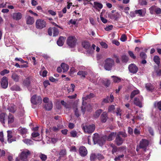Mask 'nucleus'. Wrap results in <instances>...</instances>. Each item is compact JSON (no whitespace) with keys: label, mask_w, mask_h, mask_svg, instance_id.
<instances>
[{"label":"nucleus","mask_w":161,"mask_h":161,"mask_svg":"<svg viewBox=\"0 0 161 161\" xmlns=\"http://www.w3.org/2000/svg\"><path fill=\"white\" fill-rule=\"evenodd\" d=\"M149 142L147 140L142 139L140 142L139 147L140 148L145 149L148 145Z\"/></svg>","instance_id":"13"},{"label":"nucleus","mask_w":161,"mask_h":161,"mask_svg":"<svg viewBox=\"0 0 161 161\" xmlns=\"http://www.w3.org/2000/svg\"><path fill=\"white\" fill-rule=\"evenodd\" d=\"M128 54L133 59H135L136 58V56L134 55L132 52L131 51H129Z\"/></svg>","instance_id":"56"},{"label":"nucleus","mask_w":161,"mask_h":161,"mask_svg":"<svg viewBox=\"0 0 161 161\" xmlns=\"http://www.w3.org/2000/svg\"><path fill=\"white\" fill-rule=\"evenodd\" d=\"M10 89L13 91H20L21 90L19 86L16 85H15L11 87Z\"/></svg>","instance_id":"32"},{"label":"nucleus","mask_w":161,"mask_h":161,"mask_svg":"<svg viewBox=\"0 0 161 161\" xmlns=\"http://www.w3.org/2000/svg\"><path fill=\"white\" fill-rule=\"evenodd\" d=\"M83 47L85 49H88L90 47V45L88 42L84 41L82 43Z\"/></svg>","instance_id":"36"},{"label":"nucleus","mask_w":161,"mask_h":161,"mask_svg":"<svg viewBox=\"0 0 161 161\" xmlns=\"http://www.w3.org/2000/svg\"><path fill=\"white\" fill-rule=\"evenodd\" d=\"M31 154V152L27 149L23 150L19 155L21 160L22 161H28V156Z\"/></svg>","instance_id":"4"},{"label":"nucleus","mask_w":161,"mask_h":161,"mask_svg":"<svg viewBox=\"0 0 161 161\" xmlns=\"http://www.w3.org/2000/svg\"><path fill=\"white\" fill-rule=\"evenodd\" d=\"M42 101V98L39 96L36 95L33 96L31 98V102L34 105H36L41 103Z\"/></svg>","instance_id":"6"},{"label":"nucleus","mask_w":161,"mask_h":161,"mask_svg":"<svg viewBox=\"0 0 161 161\" xmlns=\"http://www.w3.org/2000/svg\"><path fill=\"white\" fill-rule=\"evenodd\" d=\"M79 152L80 154L82 156H85L87 153V150L84 147L81 146L79 149Z\"/></svg>","instance_id":"15"},{"label":"nucleus","mask_w":161,"mask_h":161,"mask_svg":"<svg viewBox=\"0 0 161 161\" xmlns=\"http://www.w3.org/2000/svg\"><path fill=\"white\" fill-rule=\"evenodd\" d=\"M154 106L155 108L161 110V101L155 102L154 103Z\"/></svg>","instance_id":"38"},{"label":"nucleus","mask_w":161,"mask_h":161,"mask_svg":"<svg viewBox=\"0 0 161 161\" xmlns=\"http://www.w3.org/2000/svg\"><path fill=\"white\" fill-rule=\"evenodd\" d=\"M73 110L75 112V115L77 117H79L80 116V114L79 112L78 111L77 107L76 105L73 107Z\"/></svg>","instance_id":"44"},{"label":"nucleus","mask_w":161,"mask_h":161,"mask_svg":"<svg viewBox=\"0 0 161 161\" xmlns=\"http://www.w3.org/2000/svg\"><path fill=\"white\" fill-rule=\"evenodd\" d=\"M12 133L11 130L7 131L8 141L9 143H11L12 142L15 141V139H12Z\"/></svg>","instance_id":"18"},{"label":"nucleus","mask_w":161,"mask_h":161,"mask_svg":"<svg viewBox=\"0 0 161 161\" xmlns=\"http://www.w3.org/2000/svg\"><path fill=\"white\" fill-rule=\"evenodd\" d=\"M9 72V71L7 69H5L0 72V74L2 75H3L5 74H8Z\"/></svg>","instance_id":"58"},{"label":"nucleus","mask_w":161,"mask_h":161,"mask_svg":"<svg viewBox=\"0 0 161 161\" xmlns=\"http://www.w3.org/2000/svg\"><path fill=\"white\" fill-rule=\"evenodd\" d=\"M12 17L14 19L19 20L22 18V15L20 12H15L13 13Z\"/></svg>","instance_id":"14"},{"label":"nucleus","mask_w":161,"mask_h":161,"mask_svg":"<svg viewBox=\"0 0 161 161\" xmlns=\"http://www.w3.org/2000/svg\"><path fill=\"white\" fill-rule=\"evenodd\" d=\"M82 129L85 133L89 134H91L95 130V126L94 125H86L82 126Z\"/></svg>","instance_id":"3"},{"label":"nucleus","mask_w":161,"mask_h":161,"mask_svg":"<svg viewBox=\"0 0 161 161\" xmlns=\"http://www.w3.org/2000/svg\"><path fill=\"white\" fill-rule=\"evenodd\" d=\"M115 109L114 106V105H111L108 107V111L112 112Z\"/></svg>","instance_id":"52"},{"label":"nucleus","mask_w":161,"mask_h":161,"mask_svg":"<svg viewBox=\"0 0 161 161\" xmlns=\"http://www.w3.org/2000/svg\"><path fill=\"white\" fill-rule=\"evenodd\" d=\"M53 103L51 101H49L45 105L44 107L48 111L50 110L53 108Z\"/></svg>","instance_id":"28"},{"label":"nucleus","mask_w":161,"mask_h":161,"mask_svg":"<svg viewBox=\"0 0 161 161\" xmlns=\"http://www.w3.org/2000/svg\"><path fill=\"white\" fill-rule=\"evenodd\" d=\"M114 65V61L111 58H107L104 61V68L106 70H111Z\"/></svg>","instance_id":"2"},{"label":"nucleus","mask_w":161,"mask_h":161,"mask_svg":"<svg viewBox=\"0 0 161 161\" xmlns=\"http://www.w3.org/2000/svg\"><path fill=\"white\" fill-rule=\"evenodd\" d=\"M76 39L74 36H69L67 39V43L71 47H73L75 45Z\"/></svg>","instance_id":"5"},{"label":"nucleus","mask_w":161,"mask_h":161,"mask_svg":"<svg viewBox=\"0 0 161 161\" xmlns=\"http://www.w3.org/2000/svg\"><path fill=\"white\" fill-rule=\"evenodd\" d=\"M121 110L119 108H117L116 109V114L118 116H120Z\"/></svg>","instance_id":"61"},{"label":"nucleus","mask_w":161,"mask_h":161,"mask_svg":"<svg viewBox=\"0 0 161 161\" xmlns=\"http://www.w3.org/2000/svg\"><path fill=\"white\" fill-rule=\"evenodd\" d=\"M136 14L140 17H144L145 15L146 11L145 8L142 9H136L135 10Z\"/></svg>","instance_id":"10"},{"label":"nucleus","mask_w":161,"mask_h":161,"mask_svg":"<svg viewBox=\"0 0 161 161\" xmlns=\"http://www.w3.org/2000/svg\"><path fill=\"white\" fill-rule=\"evenodd\" d=\"M120 39L122 42H125L126 40V36L125 35H122Z\"/></svg>","instance_id":"62"},{"label":"nucleus","mask_w":161,"mask_h":161,"mask_svg":"<svg viewBox=\"0 0 161 161\" xmlns=\"http://www.w3.org/2000/svg\"><path fill=\"white\" fill-rule=\"evenodd\" d=\"M98 79H97L96 78H94L92 77L90 78V81L93 83H94L95 84H98L99 85L101 84V83L102 81L103 80L102 79H100L99 80L98 82H97Z\"/></svg>","instance_id":"25"},{"label":"nucleus","mask_w":161,"mask_h":161,"mask_svg":"<svg viewBox=\"0 0 161 161\" xmlns=\"http://www.w3.org/2000/svg\"><path fill=\"white\" fill-rule=\"evenodd\" d=\"M53 36H55L58 35L59 33L58 30L56 28H53Z\"/></svg>","instance_id":"45"},{"label":"nucleus","mask_w":161,"mask_h":161,"mask_svg":"<svg viewBox=\"0 0 161 161\" xmlns=\"http://www.w3.org/2000/svg\"><path fill=\"white\" fill-rule=\"evenodd\" d=\"M139 93V91L138 90H134L132 92L131 94V95H130V98L131 99H132L133 98L135 97V96L136 95L138 94Z\"/></svg>","instance_id":"41"},{"label":"nucleus","mask_w":161,"mask_h":161,"mask_svg":"<svg viewBox=\"0 0 161 161\" xmlns=\"http://www.w3.org/2000/svg\"><path fill=\"white\" fill-rule=\"evenodd\" d=\"M145 87L147 90L150 91H152L154 89V87L150 83H147L146 84Z\"/></svg>","instance_id":"37"},{"label":"nucleus","mask_w":161,"mask_h":161,"mask_svg":"<svg viewBox=\"0 0 161 161\" xmlns=\"http://www.w3.org/2000/svg\"><path fill=\"white\" fill-rule=\"evenodd\" d=\"M107 113L106 112H103L101 116V120L103 123L105 122L108 119Z\"/></svg>","instance_id":"21"},{"label":"nucleus","mask_w":161,"mask_h":161,"mask_svg":"<svg viewBox=\"0 0 161 161\" xmlns=\"http://www.w3.org/2000/svg\"><path fill=\"white\" fill-rule=\"evenodd\" d=\"M106 136H103L102 137H100L98 134H94L93 137V140L94 144H95L97 143L100 146H102L105 142V140L104 139L106 138Z\"/></svg>","instance_id":"1"},{"label":"nucleus","mask_w":161,"mask_h":161,"mask_svg":"<svg viewBox=\"0 0 161 161\" xmlns=\"http://www.w3.org/2000/svg\"><path fill=\"white\" fill-rule=\"evenodd\" d=\"M102 112V110L101 109H99L97 110L95 113L94 114V116L95 118H97L100 115L101 113Z\"/></svg>","instance_id":"42"},{"label":"nucleus","mask_w":161,"mask_h":161,"mask_svg":"<svg viewBox=\"0 0 161 161\" xmlns=\"http://www.w3.org/2000/svg\"><path fill=\"white\" fill-rule=\"evenodd\" d=\"M111 146L113 148L112 150V153H115L117 151V148L116 147L114 146V144H112L111 145Z\"/></svg>","instance_id":"51"},{"label":"nucleus","mask_w":161,"mask_h":161,"mask_svg":"<svg viewBox=\"0 0 161 161\" xmlns=\"http://www.w3.org/2000/svg\"><path fill=\"white\" fill-rule=\"evenodd\" d=\"M114 97L112 94H110V97H107L103 101V103H108L109 102H112L113 101Z\"/></svg>","instance_id":"17"},{"label":"nucleus","mask_w":161,"mask_h":161,"mask_svg":"<svg viewBox=\"0 0 161 161\" xmlns=\"http://www.w3.org/2000/svg\"><path fill=\"white\" fill-rule=\"evenodd\" d=\"M5 114L4 113H2L0 114V121L2 123H4V118Z\"/></svg>","instance_id":"43"},{"label":"nucleus","mask_w":161,"mask_h":161,"mask_svg":"<svg viewBox=\"0 0 161 161\" xmlns=\"http://www.w3.org/2000/svg\"><path fill=\"white\" fill-rule=\"evenodd\" d=\"M1 86L3 88H6L8 85V82L7 77L4 76L1 80Z\"/></svg>","instance_id":"11"},{"label":"nucleus","mask_w":161,"mask_h":161,"mask_svg":"<svg viewBox=\"0 0 161 161\" xmlns=\"http://www.w3.org/2000/svg\"><path fill=\"white\" fill-rule=\"evenodd\" d=\"M30 84V81L29 78H26L23 82V85L27 87H28Z\"/></svg>","instance_id":"34"},{"label":"nucleus","mask_w":161,"mask_h":161,"mask_svg":"<svg viewBox=\"0 0 161 161\" xmlns=\"http://www.w3.org/2000/svg\"><path fill=\"white\" fill-rule=\"evenodd\" d=\"M156 8V6H153L151 7L149 9L150 13L152 14L154 11H155V9Z\"/></svg>","instance_id":"60"},{"label":"nucleus","mask_w":161,"mask_h":161,"mask_svg":"<svg viewBox=\"0 0 161 161\" xmlns=\"http://www.w3.org/2000/svg\"><path fill=\"white\" fill-rule=\"evenodd\" d=\"M65 39V38L63 36H61L60 37L57 42L58 45L59 46H62L64 44Z\"/></svg>","instance_id":"22"},{"label":"nucleus","mask_w":161,"mask_h":161,"mask_svg":"<svg viewBox=\"0 0 161 161\" xmlns=\"http://www.w3.org/2000/svg\"><path fill=\"white\" fill-rule=\"evenodd\" d=\"M115 134L114 132L111 133L108 136H106L107 137L106 138H105L104 139L105 140V141L106 140H107L108 141H110L113 140V138L115 136Z\"/></svg>","instance_id":"29"},{"label":"nucleus","mask_w":161,"mask_h":161,"mask_svg":"<svg viewBox=\"0 0 161 161\" xmlns=\"http://www.w3.org/2000/svg\"><path fill=\"white\" fill-rule=\"evenodd\" d=\"M94 8L98 10H100L103 7L102 4L100 3L95 2L94 3Z\"/></svg>","instance_id":"23"},{"label":"nucleus","mask_w":161,"mask_h":161,"mask_svg":"<svg viewBox=\"0 0 161 161\" xmlns=\"http://www.w3.org/2000/svg\"><path fill=\"white\" fill-rule=\"evenodd\" d=\"M122 61L123 62H127L128 60V58L125 55H123L121 57Z\"/></svg>","instance_id":"47"},{"label":"nucleus","mask_w":161,"mask_h":161,"mask_svg":"<svg viewBox=\"0 0 161 161\" xmlns=\"http://www.w3.org/2000/svg\"><path fill=\"white\" fill-rule=\"evenodd\" d=\"M11 78L13 80L16 82H18L19 81L20 79V75H18L17 74L13 72Z\"/></svg>","instance_id":"19"},{"label":"nucleus","mask_w":161,"mask_h":161,"mask_svg":"<svg viewBox=\"0 0 161 161\" xmlns=\"http://www.w3.org/2000/svg\"><path fill=\"white\" fill-rule=\"evenodd\" d=\"M75 86L74 84H71L70 87L67 89L68 92H73L75 90Z\"/></svg>","instance_id":"40"},{"label":"nucleus","mask_w":161,"mask_h":161,"mask_svg":"<svg viewBox=\"0 0 161 161\" xmlns=\"http://www.w3.org/2000/svg\"><path fill=\"white\" fill-rule=\"evenodd\" d=\"M66 154V150L65 149L61 150L60 153L59 154L61 156H63Z\"/></svg>","instance_id":"57"},{"label":"nucleus","mask_w":161,"mask_h":161,"mask_svg":"<svg viewBox=\"0 0 161 161\" xmlns=\"http://www.w3.org/2000/svg\"><path fill=\"white\" fill-rule=\"evenodd\" d=\"M14 118L13 116L10 114H9L8 117V123L10 124L13 123L14 121Z\"/></svg>","instance_id":"31"},{"label":"nucleus","mask_w":161,"mask_h":161,"mask_svg":"<svg viewBox=\"0 0 161 161\" xmlns=\"http://www.w3.org/2000/svg\"><path fill=\"white\" fill-rule=\"evenodd\" d=\"M8 109L9 112L14 113L16 110V107L14 104H11L9 106Z\"/></svg>","instance_id":"27"},{"label":"nucleus","mask_w":161,"mask_h":161,"mask_svg":"<svg viewBox=\"0 0 161 161\" xmlns=\"http://www.w3.org/2000/svg\"><path fill=\"white\" fill-rule=\"evenodd\" d=\"M19 133L22 135L23 138L26 137V134L28 133L27 130L25 128H19Z\"/></svg>","instance_id":"16"},{"label":"nucleus","mask_w":161,"mask_h":161,"mask_svg":"<svg viewBox=\"0 0 161 161\" xmlns=\"http://www.w3.org/2000/svg\"><path fill=\"white\" fill-rule=\"evenodd\" d=\"M155 12L157 14H161V9L159 8H156L155 9Z\"/></svg>","instance_id":"64"},{"label":"nucleus","mask_w":161,"mask_h":161,"mask_svg":"<svg viewBox=\"0 0 161 161\" xmlns=\"http://www.w3.org/2000/svg\"><path fill=\"white\" fill-rule=\"evenodd\" d=\"M77 132L76 131L74 130L71 131L70 132V134L71 136L73 137H76L77 135Z\"/></svg>","instance_id":"50"},{"label":"nucleus","mask_w":161,"mask_h":161,"mask_svg":"<svg viewBox=\"0 0 161 161\" xmlns=\"http://www.w3.org/2000/svg\"><path fill=\"white\" fill-rule=\"evenodd\" d=\"M22 141L24 143L28 145H30L33 144V141L29 139H23Z\"/></svg>","instance_id":"33"},{"label":"nucleus","mask_w":161,"mask_h":161,"mask_svg":"<svg viewBox=\"0 0 161 161\" xmlns=\"http://www.w3.org/2000/svg\"><path fill=\"white\" fill-rule=\"evenodd\" d=\"M160 58L158 56H155L153 58V61L158 66L160 64Z\"/></svg>","instance_id":"35"},{"label":"nucleus","mask_w":161,"mask_h":161,"mask_svg":"<svg viewBox=\"0 0 161 161\" xmlns=\"http://www.w3.org/2000/svg\"><path fill=\"white\" fill-rule=\"evenodd\" d=\"M47 72L46 70H44L42 72H40V75L43 77H45L47 75Z\"/></svg>","instance_id":"53"},{"label":"nucleus","mask_w":161,"mask_h":161,"mask_svg":"<svg viewBox=\"0 0 161 161\" xmlns=\"http://www.w3.org/2000/svg\"><path fill=\"white\" fill-rule=\"evenodd\" d=\"M39 157L42 161H45L47 158V156L44 154L41 153L39 155Z\"/></svg>","instance_id":"46"},{"label":"nucleus","mask_w":161,"mask_h":161,"mask_svg":"<svg viewBox=\"0 0 161 161\" xmlns=\"http://www.w3.org/2000/svg\"><path fill=\"white\" fill-rule=\"evenodd\" d=\"M5 154V152L3 150H1L0 149V158H3Z\"/></svg>","instance_id":"59"},{"label":"nucleus","mask_w":161,"mask_h":161,"mask_svg":"<svg viewBox=\"0 0 161 161\" xmlns=\"http://www.w3.org/2000/svg\"><path fill=\"white\" fill-rule=\"evenodd\" d=\"M36 28L37 29H41L46 27V23L44 20L39 19L36 21Z\"/></svg>","instance_id":"7"},{"label":"nucleus","mask_w":161,"mask_h":161,"mask_svg":"<svg viewBox=\"0 0 161 161\" xmlns=\"http://www.w3.org/2000/svg\"><path fill=\"white\" fill-rule=\"evenodd\" d=\"M111 77L113 79V81L114 82L118 83L121 80V79L120 78L114 75L112 76Z\"/></svg>","instance_id":"39"},{"label":"nucleus","mask_w":161,"mask_h":161,"mask_svg":"<svg viewBox=\"0 0 161 161\" xmlns=\"http://www.w3.org/2000/svg\"><path fill=\"white\" fill-rule=\"evenodd\" d=\"M123 139L120 137L119 135L116 136L115 142L117 145L118 146L121 145L123 143Z\"/></svg>","instance_id":"20"},{"label":"nucleus","mask_w":161,"mask_h":161,"mask_svg":"<svg viewBox=\"0 0 161 161\" xmlns=\"http://www.w3.org/2000/svg\"><path fill=\"white\" fill-rule=\"evenodd\" d=\"M87 72L84 70H79L77 73V75L80 76L82 78H85L86 75H87Z\"/></svg>","instance_id":"26"},{"label":"nucleus","mask_w":161,"mask_h":161,"mask_svg":"<svg viewBox=\"0 0 161 161\" xmlns=\"http://www.w3.org/2000/svg\"><path fill=\"white\" fill-rule=\"evenodd\" d=\"M63 127V126L62 125H60L59 126H58V127H56L55 126H53L52 128V130H53L54 131H56L58 130L59 129L62 128Z\"/></svg>","instance_id":"48"},{"label":"nucleus","mask_w":161,"mask_h":161,"mask_svg":"<svg viewBox=\"0 0 161 161\" xmlns=\"http://www.w3.org/2000/svg\"><path fill=\"white\" fill-rule=\"evenodd\" d=\"M97 158V155L95 153L92 154L90 156V159L91 161L94 160Z\"/></svg>","instance_id":"54"},{"label":"nucleus","mask_w":161,"mask_h":161,"mask_svg":"<svg viewBox=\"0 0 161 161\" xmlns=\"http://www.w3.org/2000/svg\"><path fill=\"white\" fill-rule=\"evenodd\" d=\"M124 157V154H122L121 155H119L118 156L115 157L114 160L115 161H119L121 160V158H122Z\"/></svg>","instance_id":"49"},{"label":"nucleus","mask_w":161,"mask_h":161,"mask_svg":"<svg viewBox=\"0 0 161 161\" xmlns=\"http://www.w3.org/2000/svg\"><path fill=\"white\" fill-rule=\"evenodd\" d=\"M128 68L129 71L133 74L136 73L138 71V68L134 64H131L130 65Z\"/></svg>","instance_id":"12"},{"label":"nucleus","mask_w":161,"mask_h":161,"mask_svg":"<svg viewBox=\"0 0 161 161\" xmlns=\"http://www.w3.org/2000/svg\"><path fill=\"white\" fill-rule=\"evenodd\" d=\"M15 60L16 61H18L22 63H27V62L26 61H25L23 60L21 58H16L15 59Z\"/></svg>","instance_id":"55"},{"label":"nucleus","mask_w":161,"mask_h":161,"mask_svg":"<svg viewBox=\"0 0 161 161\" xmlns=\"http://www.w3.org/2000/svg\"><path fill=\"white\" fill-rule=\"evenodd\" d=\"M61 66L64 72L68 71L69 69V66L65 63H62Z\"/></svg>","instance_id":"30"},{"label":"nucleus","mask_w":161,"mask_h":161,"mask_svg":"<svg viewBox=\"0 0 161 161\" xmlns=\"http://www.w3.org/2000/svg\"><path fill=\"white\" fill-rule=\"evenodd\" d=\"M26 24L28 25H32L34 22L33 18L30 16L26 18Z\"/></svg>","instance_id":"24"},{"label":"nucleus","mask_w":161,"mask_h":161,"mask_svg":"<svg viewBox=\"0 0 161 161\" xmlns=\"http://www.w3.org/2000/svg\"><path fill=\"white\" fill-rule=\"evenodd\" d=\"M143 98L142 96H140L138 97L134 98L133 100V103L136 106L142 108V103Z\"/></svg>","instance_id":"8"},{"label":"nucleus","mask_w":161,"mask_h":161,"mask_svg":"<svg viewBox=\"0 0 161 161\" xmlns=\"http://www.w3.org/2000/svg\"><path fill=\"white\" fill-rule=\"evenodd\" d=\"M94 96V95L92 93H91L89 95H87L86 97H83L82 98L83 102L82 103V106L81 108V110L82 111L83 114H84L86 110V108L85 107L84 104L85 103V101L88 99H90L91 98L93 97Z\"/></svg>","instance_id":"9"},{"label":"nucleus","mask_w":161,"mask_h":161,"mask_svg":"<svg viewBox=\"0 0 161 161\" xmlns=\"http://www.w3.org/2000/svg\"><path fill=\"white\" fill-rule=\"evenodd\" d=\"M100 45L103 48H107L108 47V45L104 42H101Z\"/></svg>","instance_id":"63"}]
</instances>
